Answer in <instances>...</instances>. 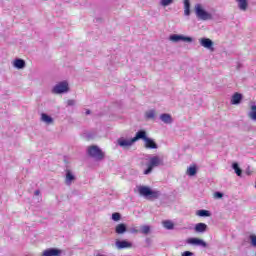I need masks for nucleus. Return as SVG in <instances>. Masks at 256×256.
Listing matches in <instances>:
<instances>
[{"mask_svg":"<svg viewBox=\"0 0 256 256\" xmlns=\"http://www.w3.org/2000/svg\"><path fill=\"white\" fill-rule=\"evenodd\" d=\"M137 189L139 195L149 201H153L154 199H159V197H161V191L153 190L149 188V186H138Z\"/></svg>","mask_w":256,"mask_h":256,"instance_id":"obj_1","label":"nucleus"},{"mask_svg":"<svg viewBox=\"0 0 256 256\" xmlns=\"http://www.w3.org/2000/svg\"><path fill=\"white\" fill-rule=\"evenodd\" d=\"M139 139H142V141L145 142L144 147L146 149H159V146L155 140H153V138L147 137V132L145 130L138 131V140Z\"/></svg>","mask_w":256,"mask_h":256,"instance_id":"obj_2","label":"nucleus"},{"mask_svg":"<svg viewBox=\"0 0 256 256\" xmlns=\"http://www.w3.org/2000/svg\"><path fill=\"white\" fill-rule=\"evenodd\" d=\"M87 154L89 157H92V159H95V161H103L105 159V152H103L99 146H89L87 148Z\"/></svg>","mask_w":256,"mask_h":256,"instance_id":"obj_3","label":"nucleus"},{"mask_svg":"<svg viewBox=\"0 0 256 256\" xmlns=\"http://www.w3.org/2000/svg\"><path fill=\"white\" fill-rule=\"evenodd\" d=\"M147 169L144 170V175H149L153 172L154 167H159V165H163V159L159 156L150 157L149 162L146 164Z\"/></svg>","mask_w":256,"mask_h":256,"instance_id":"obj_4","label":"nucleus"},{"mask_svg":"<svg viewBox=\"0 0 256 256\" xmlns=\"http://www.w3.org/2000/svg\"><path fill=\"white\" fill-rule=\"evenodd\" d=\"M195 14L198 19H201V21H211L213 19V15L201 6V4L195 5Z\"/></svg>","mask_w":256,"mask_h":256,"instance_id":"obj_5","label":"nucleus"},{"mask_svg":"<svg viewBox=\"0 0 256 256\" xmlns=\"http://www.w3.org/2000/svg\"><path fill=\"white\" fill-rule=\"evenodd\" d=\"M169 41H172V43H180V41L183 43H193V37L183 34H172L169 36Z\"/></svg>","mask_w":256,"mask_h":256,"instance_id":"obj_6","label":"nucleus"},{"mask_svg":"<svg viewBox=\"0 0 256 256\" xmlns=\"http://www.w3.org/2000/svg\"><path fill=\"white\" fill-rule=\"evenodd\" d=\"M68 92H69V83H67V81H62L56 84L52 89V93H54V95H62V93H68Z\"/></svg>","mask_w":256,"mask_h":256,"instance_id":"obj_7","label":"nucleus"},{"mask_svg":"<svg viewBox=\"0 0 256 256\" xmlns=\"http://www.w3.org/2000/svg\"><path fill=\"white\" fill-rule=\"evenodd\" d=\"M139 141V131L136 133L135 137L132 139L119 138L117 143L120 147H131L133 143H137Z\"/></svg>","mask_w":256,"mask_h":256,"instance_id":"obj_8","label":"nucleus"},{"mask_svg":"<svg viewBox=\"0 0 256 256\" xmlns=\"http://www.w3.org/2000/svg\"><path fill=\"white\" fill-rule=\"evenodd\" d=\"M115 247L116 249H118V251H121L123 249H131V247H133V243L127 240H116Z\"/></svg>","mask_w":256,"mask_h":256,"instance_id":"obj_9","label":"nucleus"},{"mask_svg":"<svg viewBox=\"0 0 256 256\" xmlns=\"http://www.w3.org/2000/svg\"><path fill=\"white\" fill-rule=\"evenodd\" d=\"M187 243L188 245H195L196 247H207V242L199 238H189Z\"/></svg>","mask_w":256,"mask_h":256,"instance_id":"obj_10","label":"nucleus"},{"mask_svg":"<svg viewBox=\"0 0 256 256\" xmlns=\"http://www.w3.org/2000/svg\"><path fill=\"white\" fill-rule=\"evenodd\" d=\"M199 43H200L201 47H204L205 49H209L210 51H214L213 40H211L209 38H201L199 40Z\"/></svg>","mask_w":256,"mask_h":256,"instance_id":"obj_11","label":"nucleus"},{"mask_svg":"<svg viewBox=\"0 0 256 256\" xmlns=\"http://www.w3.org/2000/svg\"><path fill=\"white\" fill-rule=\"evenodd\" d=\"M61 253L63 252L57 248H48L43 251L42 256H60Z\"/></svg>","mask_w":256,"mask_h":256,"instance_id":"obj_12","label":"nucleus"},{"mask_svg":"<svg viewBox=\"0 0 256 256\" xmlns=\"http://www.w3.org/2000/svg\"><path fill=\"white\" fill-rule=\"evenodd\" d=\"M73 181H75V174L71 170L66 169L65 185L70 187V185H73Z\"/></svg>","mask_w":256,"mask_h":256,"instance_id":"obj_13","label":"nucleus"},{"mask_svg":"<svg viewBox=\"0 0 256 256\" xmlns=\"http://www.w3.org/2000/svg\"><path fill=\"white\" fill-rule=\"evenodd\" d=\"M241 101H243V94L236 92L232 95L230 103L231 105H239Z\"/></svg>","mask_w":256,"mask_h":256,"instance_id":"obj_14","label":"nucleus"},{"mask_svg":"<svg viewBox=\"0 0 256 256\" xmlns=\"http://www.w3.org/2000/svg\"><path fill=\"white\" fill-rule=\"evenodd\" d=\"M160 120L162 123H165V125H171V123H173V116L169 113H163L160 115Z\"/></svg>","mask_w":256,"mask_h":256,"instance_id":"obj_15","label":"nucleus"},{"mask_svg":"<svg viewBox=\"0 0 256 256\" xmlns=\"http://www.w3.org/2000/svg\"><path fill=\"white\" fill-rule=\"evenodd\" d=\"M207 229H208L207 224L203 222L197 223L194 227L195 233H205Z\"/></svg>","mask_w":256,"mask_h":256,"instance_id":"obj_16","label":"nucleus"},{"mask_svg":"<svg viewBox=\"0 0 256 256\" xmlns=\"http://www.w3.org/2000/svg\"><path fill=\"white\" fill-rule=\"evenodd\" d=\"M115 233H117V235H123V234L127 233V224L120 223V224L116 225Z\"/></svg>","mask_w":256,"mask_h":256,"instance_id":"obj_17","label":"nucleus"},{"mask_svg":"<svg viewBox=\"0 0 256 256\" xmlns=\"http://www.w3.org/2000/svg\"><path fill=\"white\" fill-rule=\"evenodd\" d=\"M248 117L251 121H256V105L252 102L250 106V111L248 112Z\"/></svg>","mask_w":256,"mask_h":256,"instance_id":"obj_18","label":"nucleus"},{"mask_svg":"<svg viewBox=\"0 0 256 256\" xmlns=\"http://www.w3.org/2000/svg\"><path fill=\"white\" fill-rule=\"evenodd\" d=\"M184 15H186V17L191 15V2H189V0H184Z\"/></svg>","mask_w":256,"mask_h":256,"instance_id":"obj_19","label":"nucleus"},{"mask_svg":"<svg viewBox=\"0 0 256 256\" xmlns=\"http://www.w3.org/2000/svg\"><path fill=\"white\" fill-rule=\"evenodd\" d=\"M41 121H43V123H46V125L53 124V118L46 113L41 114Z\"/></svg>","mask_w":256,"mask_h":256,"instance_id":"obj_20","label":"nucleus"},{"mask_svg":"<svg viewBox=\"0 0 256 256\" xmlns=\"http://www.w3.org/2000/svg\"><path fill=\"white\" fill-rule=\"evenodd\" d=\"M238 2V8L240 11H247V7H249V3L247 0H236Z\"/></svg>","mask_w":256,"mask_h":256,"instance_id":"obj_21","label":"nucleus"},{"mask_svg":"<svg viewBox=\"0 0 256 256\" xmlns=\"http://www.w3.org/2000/svg\"><path fill=\"white\" fill-rule=\"evenodd\" d=\"M14 67L16 68V69H25V60H23V59H16L15 61H14Z\"/></svg>","mask_w":256,"mask_h":256,"instance_id":"obj_22","label":"nucleus"},{"mask_svg":"<svg viewBox=\"0 0 256 256\" xmlns=\"http://www.w3.org/2000/svg\"><path fill=\"white\" fill-rule=\"evenodd\" d=\"M196 215L198 217H211V211L201 209V210L196 211Z\"/></svg>","mask_w":256,"mask_h":256,"instance_id":"obj_23","label":"nucleus"},{"mask_svg":"<svg viewBox=\"0 0 256 256\" xmlns=\"http://www.w3.org/2000/svg\"><path fill=\"white\" fill-rule=\"evenodd\" d=\"M232 169H234V171L238 177H241V175L243 174V170H241V168H239V164L237 162H234L232 164Z\"/></svg>","mask_w":256,"mask_h":256,"instance_id":"obj_24","label":"nucleus"},{"mask_svg":"<svg viewBox=\"0 0 256 256\" xmlns=\"http://www.w3.org/2000/svg\"><path fill=\"white\" fill-rule=\"evenodd\" d=\"M140 233H142V235H149L151 233V226H149V225L141 226Z\"/></svg>","mask_w":256,"mask_h":256,"instance_id":"obj_25","label":"nucleus"},{"mask_svg":"<svg viewBox=\"0 0 256 256\" xmlns=\"http://www.w3.org/2000/svg\"><path fill=\"white\" fill-rule=\"evenodd\" d=\"M187 174H188L190 177H193V176L197 175V167H195V166H190V167L187 169Z\"/></svg>","mask_w":256,"mask_h":256,"instance_id":"obj_26","label":"nucleus"},{"mask_svg":"<svg viewBox=\"0 0 256 256\" xmlns=\"http://www.w3.org/2000/svg\"><path fill=\"white\" fill-rule=\"evenodd\" d=\"M146 119H155V110H150L145 113Z\"/></svg>","mask_w":256,"mask_h":256,"instance_id":"obj_27","label":"nucleus"},{"mask_svg":"<svg viewBox=\"0 0 256 256\" xmlns=\"http://www.w3.org/2000/svg\"><path fill=\"white\" fill-rule=\"evenodd\" d=\"M163 226L165 229H173L174 225H173V222L169 221V220H166L163 222Z\"/></svg>","mask_w":256,"mask_h":256,"instance_id":"obj_28","label":"nucleus"},{"mask_svg":"<svg viewBox=\"0 0 256 256\" xmlns=\"http://www.w3.org/2000/svg\"><path fill=\"white\" fill-rule=\"evenodd\" d=\"M248 239L250 241V245L256 248V235L251 234Z\"/></svg>","mask_w":256,"mask_h":256,"instance_id":"obj_29","label":"nucleus"},{"mask_svg":"<svg viewBox=\"0 0 256 256\" xmlns=\"http://www.w3.org/2000/svg\"><path fill=\"white\" fill-rule=\"evenodd\" d=\"M173 0H160V5L162 7H169V5H172Z\"/></svg>","mask_w":256,"mask_h":256,"instance_id":"obj_30","label":"nucleus"},{"mask_svg":"<svg viewBox=\"0 0 256 256\" xmlns=\"http://www.w3.org/2000/svg\"><path fill=\"white\" fill-rule=\"evenodd\" d=\"M112 219L114 221H121V214L119 212L113 213L112 214Z\"/></svg>","mask_w":256,"mask_h":256,"instance_id":"obj_31","label":"nucleus"},{"mask_svg":"<svg viewBox=\"0 0 256 256\" xmlns=\"http://www.w3.org/2000/svg\"><path fill=\"white\" fill-rule=\"evenodd\" d=\"M215 199H223V193L222 192H215L214 193Z\"/></svg>","mask_w":256,"mask_h":256,"instance_id":"obj_32","label":"nucleus"},{"mask_svg":"<svg viewBox=\"0 0 256 256\" xmlns=\"http://www.w3.org/2000/svg\"><path fill=\"white\" fill-rule=\"evenodd\" d=\"M181 255L182 256H194L195 254L191 251H184Z\"/></svg>","mask_w":256,"mask_h":256,"instance_id":"obj_33","label":"nucleus"},{"mask_svg":"<svg viewBox=\"0 0 256 256\" xmlns=\"http://www.w3.org/2000/svg\"><path fill=\"white\" fill-rule=\"evenodd\" d=\"M75 100H68L67 101V105L69 106V107H73V106H75Z\"/></svg>","mask_w":256,"mask_h":256,"instance_id":"obj_34","label":"nucleus"},{"mask_svg":"<svg viewBox=\"0 0 256 256\" xmlns=\"http://www.w3.org/2000/svg\"><path fill=\"white\" fill-rule=\"evenodd\" d=\"M129 232L132 233V234L140 233V231L137 228H130Z\"/></svg>","mask_w":256,"mask_h":256,"instance_id":"obj_35","label":"nucleus"},{"mask_svg":"<svg viewBox=\"0 0 256 256\" xmlns=\"http://www.w3.org/2000/svg\"><path fill=\"white\" fill-rule=\"evenodd\" d=\"M40 193H41V191L36 190V191L34 192V195L38 196V195H40Z\"/></svg>","mask_w":256,"mask_h":256,"instance_id":"obj_36","label":"nucleus"},{"mask_svg":"<svg viewBox=\"0 0 256 256\" xmlns=\"http://www.w3.org/2000/svg\"><path fill=\"white\" fill-rule=\"evenodd\" d=\"M86 115H91V110H87Z\"/></svg>","mask_w":256,"mask_h":256,"instance_id":"obj_37","label":"nucleus"},{"mask_svg":"<svg viewBox=\"0 0 256 256\" xmlns=\"http://www.w3.org/2000/svg\"><path fill=\"white\" fill-rule=\"evenodd\" d=\"M96 256H107V255L98 253V254H96Z\"/></svg>","mask_w":256,"mask_h":256,"instance_id":"obj_38","label":"nucleus"},{"mask_svg":"<svg viewBox=\"0 0 256 256\" xmlns=\"http://www.w3.org/2000/svg\"><path fill=\"white\" fill-rule=\"evenodd\" d=\"M247 175H251V173H249V171L247 172Z\"/></svg>","mask_w":256,"mask_h":256,"instance_id":"obj_39","label":"nucleus"},{"mask_svg":"<svg viewBox=\"0 0 256 256\" xmlns=\"http://www.w3.org/2000/svg\"><path fill=\"white\" fill-rule=\"evenodd\" d=\"M247 175H251V173H249V171L247 172Z\"/></svg>","mask_w":256,"mask_h":256,"instance_id":"obj_40","label":"nucleus"}]
</instances>
